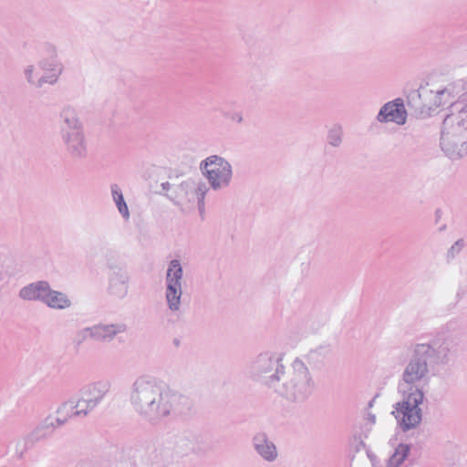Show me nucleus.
<instances>
[{"label":"nucleus","instance_id":"obj_22","mask_svg":"<svg viewBox=\"0 0 467 467\" xmlns=\"http://www.w3.org/2000/svg\"><path fill=\"white\" fill-rule=\"evenodd\" d=\"M45 305L52 309L64 310L70 307L72 303L65 293L53 290L52 295Z\"/></svg>","mask_w":467,"mask_h":467},{"label":"nucleus","instance_id":"obj_10","mask_svg":"<svg viewBox=\"0 0 467 467\" xmlns=\"http://www.w3.org/2000/svg\"><path fill=\"white\" fill-rule=\"evenodd\" d=\"M407 106L416 118L426 119L441 107V99L437 91L429 88L428 85L420 86L409 92Z\"/></svg>","mask_w":467,"mask_h":467},{"label":"nucleus","instance_id":"obj_42","mask_svg":"<svg viewBox=\"0 0 467 467\" xmlns=\"http://www.w3.org/2000/svg\"><path fill=\"white\" fill-rule=\"evenodd\" d=\"M374 400H375V399H372V400L368 402V407H372V406H373Z\"/></svg>","mask_w":467,"mask_h":467},{"label":"nucleus","instance_id":"obj_29","mask_svg":"<svg viewBox=\"0 0 467 467\" xmlns=\"http://www.w3.org/2000/svg\"><path fill=\"white\" fill-rule=\"evenodd\" d=\"M343 130L339 124H335L327 133V142L333 147H338L342 142Z\"/></svg>","mask_w":467,"mask_h":467},{"label":"nucleus","instance_id":"obj_26","mask_svg":"<svg viewBox=\"0 0 467 467\" xmlns=\"http://www.w3.org/2000/svg\"><path fill=\"white\" fill-rule=\"evenodd\" d=\"M53 434L50 427L43 420L35 429L31 431V443L39 441L50 437Z\"/></svg>","mask_w":467,"mask_h":467},{"label":"nucleus","instance_id":"obj_15","mask_svg":"<svg viewBox=\"0 0 467 467\" xmlns=\"http://www.w3.org/2000/svg\"><path fill=\"white\" fill-rule=\"evenodd\" d=\"M407 109L404 101L400 98H397L391 101L385 103L377 115V120L384 123L392 121L398 125H403L407 120Z\"/></svg>","mask_w":467,"mask_h":467},{"label":"nucleus","instance_id":"obj_24","mask_svg":"<svg viewBox=\"0 0 467 467\" xmlns=\"http://www.w3.org/2000/svg\"><path fill=\"white\" fill-rule=\"evenodd\" d=\"M111 194L113 200L116 203V206L119 212V213L123 216L124 219H129L130 212L128 205L125 202L124 196L120 188L117 184H112L110 187Z\"/></svg>","mask_w":467,"mask_h":467},{"label":"nucleus","instance_id":"obj_16","mask_svg":"<svg viewBox=\"0 0 467 467\" xmlns=\"http://www.w3.org/2000/svg\"><path fill=\"white\" fill-rule=\"evenodd\" d=\"M168 400V405L170 404L168 419L177 417L187 419L194 413L193 402L185 395L170 389Z\"/></svg>","mask_w":467,"mask_h":467},{"label":"nucleus","instance_id":"obj_28","mask_svg":"<svg viewBox=\"0 0 467 467\" xmlns=\"http://www.w3.org/2000/svg\"><path fill=\"white\" fill-rule=\"evenodd\" d=\"M183 275L182 266L178 259H172L168 265L166 277L182 281Z\"/></svg>","mask_w":467,"mask_h":467},{"label":"nucleus","instance_id":"obj_7","mask_svg":"<svg viewBox=\"0 0 467 467\" xmlns=\"http://www.w3.org/2000/svg\"><path fill=\"white\" fill-rule=\"evenodd\" d=\"M109 390L110 383L108 380L88 383L79 389L80 397L77 400L71 399L62 402L56 413L62 414L68 404H71L72 409H76L75 415L87 417L103 401Z\"/></svg>","mask_w":467,"mask_h":467},{"label":"nucleus","instance_id":"obj_6","mask_svg":"<svg viewBox=\"0 0 467 467\" xmlns=\"http://www.w3.org/2000/svg\"><path fill=\"white\" fill-rule=\"evenodd\" d=\"M58 127L68 154L73 158H84L87 154L84 127L76 108L69 104L62 107L58 113Z\"/></svg>","mask_w":467,"mask_h":467},{"label":"nucleus","instance_id":"obj_30","mask_svg":"<svg viewBox=\"0 0 467 467\" xmlns=\"http://www.w3.org/2000/svg\"><path fill=\"white\" fill-rule=\"evenodd\" d=\"M88 338L94 340L92 327H87L78 330L73 339V344L76 348H78Z\"/></svg>","mask_w":467,"mask_h":467},{"label":"nucleus","instance_id":"obj_21","mask_svg":"<svg viewBox=\"0 0 467 467\" xmlns=\"http://www.w3.org/2000/svg\"><path fill=\"white\" fill-rule=\"evenodd\" d=\"M75 410L76 409H72V405L68 404V407L64 410L62 414L57 413L58 415L57 417L49 415L46 419H44V420L54 432L56 429L65 425L67 422L68 419L78 417L77 415L74 414Z\"/></svg>","mask_w":467,"mask_h":467},{"label":"nucleus","instance_id":"obj_39","mask_svg":"<svg viewBox=\"0 0 467 467\" xmlns=\"http://www.w3.org/2000/svg\"><path fill=\"white\" fill-rule=\"evenodd\" d=\"M5 273L3 268L0 266V282L4 279Z\"/></svg>","mask_w":467,"mask_h":467},{"label":"nucleus","instance_id":"obj_20","mask_svg":"<svg viewBox=\"0 0 467 467\" xmlns=\"http://www.w3.org/2000/svg\"><path fill=\"white\" fill-rule=\"evenodd\" d=\"M75 410L76 409H72V405L68 404V407L64 410L62 414L57 413L58 415L57 417L49 415L46 419H44V420L54 432L56 429L65 425L67 422L68 419L78 417L77 415L74 414Z\"/></svg>","mask_w":467,"mask_h":467},{"label":"nucleus","instance_id":"obj_37","mask_svg":"<svg viewBox=\"0 0 467 467\" xmlns=\"http://www.w3.org/2000/svg\"><path fill=\"white\" fill-rule=\"evenodd\" d=\"M20 297L26 300V299H29V287L28 286H25L21 289L20 291Z\"/></svg>","mask_w":467,"mask_h":467},{"label":"nucleus","instance_id":"obj_41","mask_svg":"<svg viewBox=\"0 0 467 467\" xmlns=\"http://www.w3.org/2000/svg\"><path fill=\"white\" fill-rule=\"evenodd\" d=\"M367 453H368V456L370 458V460H372V458H373V457H375L374 455H372V454L370 453V451H367Z\"/></svg>","mask_w":467,"mask_h":467},{"label":"nucleus","instance_id":"obj_11","mask_svg":"<svg viewBox=\"0 0 467 467\" xmlns=\"http://www.w3.org/2000/svg\"><path fill=\"white\" fill-rule=\"evenodd\" d=\"M191 450V441L184 437L179 438L175 442H168L157 450L156 463L159 467H182L180 459Z\"/></svg>","mask_w":467,"mask_h":467},{"label":"nucleus","instance_id":"obj_31","mask_svg":"<svg viewBox=\"0 0 467 467\" xmlns=\"http://www.w3.org/2000/svg\"><path fill=\"white\" fill-rule=\"evenodd\" d=\"M209 188L205 182H201L195 198L197 200L198 210L201 215L204 213V199Z\"/></svg>","mask_w":467,"mask_h":467},{"label":"nucleus","instance_id":"obj_4","mask_svg":"<svg viewBox=\"0 0 467 467\" xmlns=\"http://www.w3.org/2000/svg\"><path fill=\"white\" fill-rule=\"evenodd\" d=\"M250 379L274 390L279 381L286 379L283 354L265 350L254 356L246 365Z\"/></svg>","mask_w":467,"mask_h":467},{"label":"nucleus","instance_id":"obj_1","mask_svg":"<svg viewBox=\"0 0 467 467\" xmlns=\"http://www.w3.org/2000/svg\"><path fill=\"white\" fill-rule=\"evenodd\" d=\"M459 346L458 335L449 331L438 332L426 337L425 341L410 345V358L401 375L407 389L399 384L402 400L393 405L391 412L404 432L415 429L422 420L420 405L423 402L424 392L417 383L428 381L430 372L436 375L451 366L458 357Z\"/></svg>","mask_w":467,"mask_h":467},{"label":"nucleus","instance_id":"obj_36","mask_svg":"<svg viewBox=\"0 0 467 467\" xmlns=\"http://www.w3.org/2000/svg\"><path fill=\"white\" fill-rule=\"evenodd\" d=\"M161 190L162 192H171L172 191V189L174 188V184H171L169 182H162L161 184Z\"/></svg>","mask_w":467,"mask_h":467},{"label":"nucleus","instance_id":"obj_3","mask_svg":"<svg viewBox=\"0 0 467 467\" xmlns=\"http://www.w3.org/2000/svg\"><path fill=\"white\" fill-rule=\"evenodd\" d=\"M440 145L451 160H459L467 154V104L457 113L447 114L442 121Z\"/></svg>","mask_w":467,"mask_h":467},{"label":"nucleus","instance_id":"obj_23","mask_svg":"<svg viewBox=\"0 0 467 467\" xmlns=\"http://www.w3.org/2000/svg\"><path fill=\"white\" fill-rule=\"evenodd\" d=\"M410 451V445L400 443L394 453L388 460V467H399L407 459Z\"/></svg>","mask_w":467,"mask_h":467},{"label":"nucleus","instance_id":"obj_25","mask_svg":"<svg viewBox=\"0 0 467 467\" xmlns=\"http://www.w3.org/2000/svg\"><path fill=\"white\" fill-rule=\"evenodd\" d=\"M182 295V288H166L165 298L170 310L178 311L180 309Z\"/></svg>","mask_w":467,"mask_h":467},{"label":"nucleus","instance_id":"obj_14","mask_svg":"<svg viewBox=\"0 0 467 467\" xmlns=\"http://www.w3.org/2000/svg\"><path fill=\"white\" fill-rule=\"evenodd\" d=\"M437 95L441 99V106L448 105L449 108H456L459 110L461 109L458 108L459 100L462 99L464 100L463 97L467 95V80L457 79L452 81L444 88L437 90Z\"/></svg>","mask_w":467,"mask_h":467},{"label":"nucleus","instance_id":"obj_18","mask_svg":"<svg viewBox=\"0 0 467 467\" xmlns=\"http://www.w3.org/2000/svg\"><path fill=\"white\" fill-rule=\"evenodd\" d=\"M128 326L125 323H98L92 326V331L94 335V341L109 343L119 334L126 332Z\"/></svg>","mask_w":467,"mask_h":467},{"label":"nucleus","instance_id":"obj_8","mask_svg":"<svg viewBox=\"0 0 467 467\" xmlns=\"http://www.w3.org/2000/svg\"><path fill=\"white\" fill-rule=\"evenodd\" d=\"M35 50L39 57L38 67L46 71V74L37 80L36 87L41 88L44 84L55 85L64 71L56 47L48 42H41L35 46Z\"/></svg>","mask_w":467,"mask_h":467},{"label":"nucleus","instance_id":"obj_32","mask_svg":"<svg viewBox=\"0 0 467 467\" xmlns=\"http://www.w3.org/2000/svg\"><path fill=\"white\" fill-rule=\"evenodd\" d=\"M464 240L463 239H458L448 250L446 258L447 261L450 262L451 260L454 259L462 250L464 247Z\"/></svg>","mask_w":467,"mask_h":467},{"label":"nucleus","instance_id":"obj_43","mask_svg":"<svg viewBox=\"0 0 467 467\" xmlns=\"http://www.w3.org/2000/svg\"><path fill=\"white\" fill-rule=\"evenodd\" d=\"M79 409H85V404H83L81 407L78 408Z\"/></svg>","mask_w":467,"mask_h":467},{"label":"nucleus","instance_id":"obj_35","mask_svg":"<svg viewBox=\"0 0 467 467\" xmlns=\"http://www.w3.org/2000/svg\"><path fill=\"white\" fill-rule=\"evenodd\" d=\"M354 441L356 442L355 445V451L358 452L362 449H366V443L361 440V437L354 436Z\"/></svg>","mask_w":467,"mask_h":467},{"label":"nucleus","instance_id":"obj_38","mask_svg":"<svg viewBox=\"0 0 467 467\" xmlns=\"http://www.w3.org/2000/svg\"><path fill=\"white\" fill-rule=\"evenodd\" d=\"M368 420L371 422V423H375L376 421V416L374 414H368Z\"/></svg>","mask_w":467,"mask_h":467},{"label":"nucleus","instance_id":"obj_12","mask_svg":"<svg viewBox=\"0 0 467 467\" xmlns=\"http://www.w3.org/2000/svg\"><path fill=\"white\" fill-rule=\"evenodd\" d=\"M108 267V294L119 299L128 295L130 275L126 266L117 261L109 260Z\"/></svg>","mask_w":467,"mask_h":467},{"label":"nucleus","instance_id":"obj_2","mask_svg":"<svg viewBox=\"0 0 467 467\" xmlns=\"http://www.w3.org/2000/svg\"><path fill=\"white\" fill-rule=\"evenodd\" d=\"M169 391L155 379L141 376L131 385L130 401L134 411L144 421L158 425L168 419Z\"/></svg>","mask_w":467,"mask_h":467},{"label":"nucleus","instance_id":"obj_34","mask_svg":"<svg viewBox=\"0 0 467 467\" xmlns=\"http://www.w3.org/2000/svg\"><path fill=\"white\" fill-rule=\"evenodd\" d=\"M182 288V281L171 279L169 277H166V288Z\"/></svg>","mask_w":467,"mask_h":467},{"label":"nucleus","instance_id":"obj_13","mask_svg":"<svg viewBox=\"0 0 467 467\" xmlns=\"http://www.w3.org/2000/svg\"><path fill=\"white\" fill-rule=\"evenodd\" d=\"M202 181L196 182L195 180L190 178L183 182H182L178 185H174V188L171 192H159V194L164 195L167 199H169L174 205L180 206L183 202H193L195 200V195L197 193V189H199L200 183Z\"/></svg>","mask_w":467,"mask_h":467},{"label":"nucleus","instance_id":"obj_9","mask_svg":"<svg viewBox=\"0 0 467 467\" xmlns=\"http://www.w3.org/2000/svg\"><path fill=\"white\" fill-rule=\"evenodd\" d=\"M200 169L214 191L227 187L232 180V165L224 158L211 155L201 161Z\"/></svg>","mask_w":467,"mask_h":467},{"label":"nucleus","instance_id":"obj_33","mask_svg":"<svg viewBox=\"0 0 467 467\" xmlns=\"http://www.w3.org/2000/svg\"><path fill=\"white\" fill-rule=\"evenodd\" d=\"M224 117L238 124H241L244 121L243 114L240 111L226 112L224 113Z\"/></svg>","mask_w":467,"mask_h":467},{"label":"nucleus","instance_id":"obj_19","mask_svg":"<svg viewBox=\"0 0 467 467\" xmlns=\"http://www.w3.org/2000/svg\"><path fill=\"white\" fill-rule=\"evenodd\" d=\"M52 292L53 289L47 281L31 283V300L39 301L45 305Z\"/></svg>","mask_w":467,"mask_h":467},{"label":"nucleus","instance_id":"obj_27","mask_svg":"<svg viewBox=\"0 0 467 467\" xmlns=\"http://www.w3.org/2000/svg\"><path fill=\"white\" fill-rule=\"evenodd\" d=\"M329 348L327 346H319L315 349H311L306 356L309 363H319L324 360L326 356L328 354Z\"/></svg>","mask_w":467,"mask_h":467},{"label":"nucleus","instance_id":"obj_5","mask_svg":"<svg viewBox=\"0 0 467 467\" xmlns=\"http://www.w3.org/2000/svg\"><path fill=\"white\" fill-rule=\"evenodd\" d=\"M314 386L308 368L296 358L292 368L286 371V379L279 381L273 391L290 402L302 404L312 395Z\"/></svg>","mask_w":467,"mask_h":467},{"label":"nucleus","instance_id":"obj_40","mask_svg":"<svg viewBox=\"0 0 467 467\" xmlns=\"http://www.w3.org/2000/svg\"><path fill=\"white\" fill-rule=\"evenodd\" d=\"M173 344H174L176 347H179V346H180V344H181L180 339H178V338H174V339H173Z\"/></svg>","mask_w":467,"mask_h":467},{"label":"nucleus","instance_id":"obj_17","mask_svg":"<svg viewBox=\"0 0 467 467\" xmlns=\"http://www.w3.org/2000/svg\"><path fill=\"white\" fill-rule=\"evenodd\" d=\"M252 444L256 453L265 462H273L277 459V448L265 432L254 435Z\"/></svg>","mask_w":467,"mask_h":467}]
</instances>
